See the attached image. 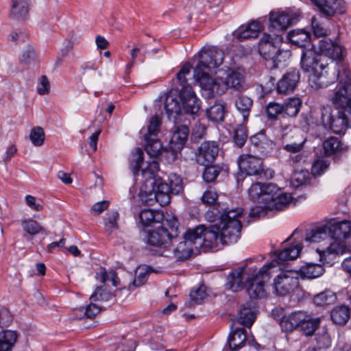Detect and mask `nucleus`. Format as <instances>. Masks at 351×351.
I'll return each mask as SVG.
<instances>
[{
    "instance_id": "nucleus-1",
    "label": "nucleus",
    "mask_w": 351,
    "mask_h": 351,
    "mask_svg": "<svg viewBox=\"0 0 351 351\" xmlns=\"http://www.w3.org/2000/svg\"><path fill=\"white\" fill-rule=\"evenodd\" d=\"M143 161V152L141 149H137L130 165L134 175L140 177L141 186L139 197L141 202L147 205H153L154 202H158L162 206L168 205L171 195H178L183 191L181 177L176 173H171L167 181L164 182L157 175L159 164L156 160L149 162L139 173Z\"/></svg>"
},
{
    "instance_id": "nucleus-2",
    "label": "nucleus",
    "mask_w": 351,
    "mask_h": 351,
    "mask_svg": "<svg viewBox=\"0 0 351 351\" xmlns=\"http://www.w3.org/2000/svg\"><path fill=\"white\" fill-rule=\"evenodd\" d=\"M198 63L194 69V77L202 89L206 97L223 94L228 88L241 92L247 88L243 71L240 69L230 71L223 80L222 78H212L208 72L210 68H216L223 62V53L217 49L201 51L197 54Z\"/></svg>"
},
{
    "instance_id": "nucleus-3",
    "label": "nucleus",
    "mask_w": 351,
    "mask_h": 351,
    "mask_svg": "<svg viewBox=\"0 0 351 351\" xmlns=\"http://www.w3.org/2000/svg\"><path fill=\"white\" fill-rule=\"evenodd\" d=\"M332 241L325 249L317 250L320 261L323 263L332 265L337 256L346 252H351V221L328 223Z\"/></svg>"
},
{
    "instance_id": "nucleus-4",
    "label": "nucleus",
    "mask_w": 351,
    "mask_h": 351,
    "mask_svg": "<svg viewBox=\"0 0 351 351\" xmlns=\"http://www.w3.org/2000/svg\"><path fill=\"white\" fill-rule=\"evenodd\" d=\"M243 213V209L237 208L232 210H225L220 216L217 225L222 245H228L235 243L240 237L242 228L239 218Z\"/></svg>"
},
{
    "instance_id": "nucleus-5",
    "label": "nucleus",
    "mask_w": 351,
    "mask_h": 351,
    "mask_svg": "<svg viewBox=\"0 0 351 351\" xmlns=\"http://www.w3.org/2000/svg\"><path fill=\"white\" fill-rule=\"evenodd\" d=\"M330 74L331 77L330 80H326L328 84L326 86L338 78L340 84V88L331 97L332 104L341 110L351 112V72L343 70L340 73L339 70L334 69L330 70Z\"/></svg>"
},
{
    "instance_id": "nucleus-6",
    "label": "nucleus",
    "mask_w": 351,
    "mask_h": 351,
    "mask_svg": "<svg viewBox=\"0 0 351 351\" xmlns=\"http://www.w3.org/2000/svg\"><path fill=\"white\" fill-rule=\"evenodd\" d=\"M191 68L189 63L184 64L177 73V80L181 86L179 96L182 101V110L188 114H195L200 109V104L192 87L187 84L186 79V75L190 73Z\"/></svg>"
},
{
    "instance_id": "nucleus-7",
    "label": "nucleus",
    "mask_w": 351,
    "mask_h": 351,
    "mask_svg": "<svg viewBox=\"0 0 351 351\" xmlns=\"http://www.w3.org/2000/svg\"><path fill=\"white\" fill-rule=\"evenodd\" d=\"M319 55L314 50L308 49L302 51L301 57V68L304 72L310 73L308 82L311 86L315 89L324 87L327 85L326 77L325 73H318V68H322L319 65Z\"/></svg>"
},
{
    "instance_id": "nucleus-8",
    "label": "nucleus",
    "mask_w": 351,
    "mask_h": 351,
    "mask_svg": "<svg viewBox=\"0 0 351 351\" xmlns=\"http://www.w3.org/2000/svg\"><path fill=\"white\" fill-rule=\"evenodd\" d=\"M240 171L247 176H256L258 178L268 180L274 176L271 169H265L261 158L252 154H241L237 160Z\"/></svg>"
},
{
    "instance_id": "nucleus-9",
    "label": "nucleus",
    "mask_w": 351,
    "mask_h": 351,
    "mask_svg": "<svg viewBox=\"0 0 351 351\" xmlns=\"http://www.w3.org/2000/svg\"><path fill=\"white\" fill-rule=\"evenodd\" d=\"M274 267L275 262L271 261L259 269L256 268L257 273L247 284V292L250 298L261 299L266 296L265 284L270 279Z\"/></svg>"
},
{
    "instance_id": "nucleus-10",
    "label": "nucleus",
    "mask_w": 351,
    "mask_h": 351,
    "mask_svg": "<svg viewBox=\"0 0 351 351\" xmlns=\"http://www.w3.org/2000/svg\"><path fill=\"white\" fill-rule=\"evenodd\" d=\"M299 273L294 270L280 272L274 279V289L276 295L285 296L299 287Z\"/></svg>"
},
{
    "instance_id": "nucleus-11",
    "label": "nucleus",
    "mask_w": 351,
    "mask_h": 351,
    "mask_svg": "<svg viewBox=\"0 0 351 351\" xmlns=\"http://www.w3.org/2000/svg\"><path fill=\"white\" fill-rule=\"evenodd\" d=\"M282 43V37L280 34H264L259 42L258 51L266 60L280 62L279 56L281 54L280 46Z\"/></svg>"
},
{
    "instance_id": "nucleus-12",
    "label": "nucleus",
    "mask_w": 351,
    "mask_h": 351,
    "mask_svg": "<svg viewBox=\"0 0 351 351\" xmlns=\"http://www.w3.org/2000/svg\"><path fill=\"white\" fill-rule=\"evenodd\" d=\"M266 206L269 210H282L291 202V194L283 193L276 184H268L266 194L263 195Z\"/></svg>"
},
{
    "instance_id": "nucleus-13",
    "label": "nucleus",
    "mask_w": 351,
    "mask_h": 351,
    "mask_svg": "<svg viewBox=\"0 0 351 351\" xmlns=\"http://www.w3.org/2000/svg\"><path fill=\"white\" fill-rule=\"evenodd\" d=\"M256 273V267L247 266L239 267L228 274L227 285L232 291L241 290L247 286V282L252 280V278Z\"/></svg>"
},
{
    "instance_id": "nucleus-14",
    "label": "nucleus",
    "mask_w": 351,
    "mask_h": 351,
    "mask_svg": "<svg viewBox=\"0 0 351 351\" xmlns=\"http://www.w3.org/2000/svg\"><path fill=\"white\" fill-rule=\"evenodd\" d=\"M176 239V237L169 232L168 229L160 226L148 232L147 242L150 245L158 247L159 248L158 253L160 255L162 250L171 246Z\"/></svg>"
},
{
    "instance_id": "nucleus-15",
    "label": "nucleus",
    "mask_w": 351,
    "mask_h": 351,
    "mask_svg": "<svg viewBox=\"0 0 351 351\" xmlns=\"http://www.w3.org/2000/svg\"><path fill=\"white\" fill-rule=\"evenodd\" d=\"M318 10L326 16L343 14L346 12V3L343 0H310Z\"/></svg>"
},
{
    "instance_id": "nucleus-16",
    "label": "nucleus",
    "mask_w": 351,
    "mask_h": 351,
    "mask_svg": "<svg viewBox=\"0 0 351 351\" xmlns=\"http://www.w3.org/2000/svg\"><path fill=\"white\" fill-rule=\"evenodd\" d=\"M219 145L215 141L203 142L197 149L196 160L201 165H210L219 154Z\"/></svg>"
},
{
    "instance_id": "nucleus-17",
    "label": "nucleus",
    "mask_w": 351,
    "mask_h": 351,
    "mask_svg": "<svg viewBox=\"0 0 351 351\" xmlns=\"http://www.w3.org/2000/svg\"><path fill=\"white\" fill-rule=\"evenodd\" d=\"M298 21L297 17L285 12H271L269 14V29L284 32Z\"/></svg>"
},
{
    "instance_id": "nucleus-18",
    "label": "nucleus",
    "mask_w": 351,
    "mask_h": 351,
    "mask_svg": "<svg viewBox=\"0 0 351 351\" xmlns=\"http://www.w3.org/2000/svg\"><path fill=\"white\" fill-rule=\"evenodd\" d=\"M323 122L328 123L334 133L341 134L343 132L351 123V112L339 110L336 117L328 116L327 121L322 116Z\"/></svg>"
},
{
    "instance_id": "nucleus-19",
    "label": "nucleus",
    "mask_w": 351,
    "mask_h": 351,
    "mask_svg": "<svg viewBox=\"0 0 351 351\" xmlns=\"http://www.w3.org/2000/svg\"><path fill=\"white\" fill-rule=\"evenodd\" d=\"M318 48L322 54L332 60H342L346 52V49L341 45L328 38L320 40Z\"/></svg>"
},
{
    "instance_id": "nucleus-20",
    "label": "nucleus",
    "mask_w": 351,
    "mask_h": 351,
    "mask_svg": "<svg viewBox=\"0 0 351 351\" xmlns=\"http://www.w3.org/2000/svg\"><path fill=\"white\" fill-rule=\"evenodd\" d=\"M300 80V73L296 69L287 72L277 84V91L280 94L292 93Z\"/></svg>"
},
{
    "instance_id": "nucleus-21",
    "label": "nucleus",
    "mask_w": 351,
    "mask_h": 351,
    "mask_svg": "<svg viewBox=\"0 0 351 351\" xmlns=\"http://www.w3.org/2000/svg\"><path fill=\"white\" fill-rule=\"evenodd\" d=\"M305 319H308V314L304 311H295L284 316L280 320V326L282 330L290 332L300 328Z\"/></svg>"
},
{
    "instance_id": "nucleus-22",
    "label": "nucleus",
    "mask_w": 351,
    "mask_h": 351,
    "mask_svg": "<svg viewBox=\"0 0 351 351\" xmlns=\"http://www.w3.org/2000/svg\"><path fill=\"white\" fill-rule=\"evenodd\" d=\"M194 247L187 242L186 239H184L173 250L171 247L161 252L160 256L165 257H174L176 260H184L191 256Z\"/></svg>"
},
{
    "instance_id": "nucleus-23",
    "label": "nucleus",
    "mask_w": 351,
    "mask_h": 351,
    "mask_svg": "<svg viewBox=\"0 0 351 351\" xmlns=\"http://www.w3.org/2000/svg\"><path fill=\"white\" fill-rule=\"evenodd\" d=\"M322 147L326 156L339 158L348 151V147L338 138L331 136L323 142Z\"/></svg>"
},
{
    "instance_id": "nucleus-24",
    "label": "nucleus",
    "mask_w": 351,
    "mask_h": 351,
    "mask_svg": "<svg viewBox=\"0 0 351 351\" xmlns=\"http://www.w3.org/2000/svg\"><path fill=\"white\" fill-rule=\"evenodd\" d=\"M202 247L205 250H213L218 247L219 244H222V240L219 230H217V225L213 226L210 228H207L204 226V233L202 234Z\"/></svg>"
},
{
    "instance_id": "nucleus-25",
    "label": "nucleus",
    "mask_w": 351,
    "mask_h": 351,
    "mask_svg": "<svg viewBox=\"0 0 351 351\" xmlns=\"http://www.w3.org/2000/svg\"><path fill=\"white\" fill-rule=\"evenodd\" d=\"M256 313L254 304L247 302L243 304L238 313V322L245 327H251L256 319Z\"/></svg>"
},
{
    "instance_id": "nucleus-26",
    "label": "nucleus",
    "mask_w": 351,
    "mask_h": 351,
    "mask_svg": "<svg viewBox=\"0 0 351 351\" xmlns=\"http://www.w3.org/2000/svg\"><path fill=\"white\" fill-rule=\"evenodd\" d=\"M189 129L186 125H180L173 132L169 142L170 147L176 152H180L187 141Z\"/></svg>"
},
{
    "instance_id": "nucleus-27",
    "label": "nucleus",
    "mask_w": 351,
    "mask_h": 351,
    "mask_svg": "<svg viewBox=\"0 0 351 351\" xmlns=\"http://www.w3.org/2000/svg\"><path fill=\"white\" fill-rule=\"evenodd\" d=\"M326 239H330L332 241L328 223L312 228L306 232L305 237L306 241L312 243H319Z\"/></svg>"
},
{
    "instance_id": "nucleus-28",
    "label": "nucleus",
    "mask_w": 351,
    "mask_h": 351,
    "mask_svg": "<svg viewBox=\"0 0 351 351\" xmlns=\"http://www.w3.org/2000/svg\"><path fill=\"white\" fill-rule=\"evenodd\" d=\"M303 248V245L300 243H298L291 246L285 247L283 250L276 252V260L275 262V267L277 263H282L285 261H292L297 258Z\"/></svg>"
},
{
    "instance_id": "nucleus-29",
    "label": "nucleus",
    "mask_w": 351,
    "mask_h": 351,
    "mask_svg": "<svg viewBox=\"0 0 351 351\" xmlns=\"http://www.w3.org/2000/svg\"><path fill=\"white\" fill-rule=\"evenodd\" d=\"M165 109L169 119H176L182 112V104L178 100L176 94L172 90L166 95Z\"/></svg>"
},
{
    "instance_id": "nucleus-30",
    "label": "nucleus",
    "mask_w": 351,
    "mask_h": 351,
    "mask_svg": "<svg viewBox=\"0 0 351 351\" xmlns=\"http://www.w3.org/2000/svg\"><path fill=\"white\" fill-rule=\"evenodd\" d=\"M261 29V24L258 21H252L248 25L240 27L235 32V36L239 40L256 38L258 36Z\"/></svg>"
},
{
    "instance_id": "nucleus-31",
    "label": "nucleus",
    "mask_w": 351,
    "mask_h": 351,
    "mask_svg": "<svg viewBox=\"0 0 351 351\" xmlns=\"http://www.w3.org/2000/svg\"><path fill=\"white\" fill-rule=\"evenodd\" d=\"M297 271L302 279H314L322 276L325 270L321 264L308 263Z\"/></svg>"
},
{
    "instance_id": "nucleus-32",
    "label": "nucleus",
    "mask_w": 351,
    "mask_h": 351,
    "mask_svg": "<svg viewBox=\"0 0 351 351\" xmlns=\"http://www.w3.org/2000/svg\"><path fill=\"white\" fill-rule=\"evenodd\" d=\"M29 0H12L10 16L14 19H25L29 12Z\"/></svg>"
},
{
    "instance_id": "nucleus-33",
    "label": "nucleus",
    "mask_w": 351,
    "mask_h": 351,
    "mask_svg": "<svg viewBox=\"0 0 351 351\" xmlns=\"http://www.w3.org/2000/svg\"><path fill=\"white\" fill-rule=\"evenodd\" d=\"M290 42L297 47H306L311 43V34L305 29H293L287 35Z\"/></svg>"
},
{
    "instance_id": "nucleus-34",
    "label": "nucleus",
    "mask_w": 351,
    "mask_h": 351,
    "mask_svg": "<svg viewBox=\"0 0 351 351\" xmlns=\"http://www.w3.org/2000/svg\"><path fill=\"white\" fill-rule=\"evenodd\" d=\"M203 233L204 225H199L195 228L188 229L184 234V239H186L189 244L198 250L202 247Z\"/></svg>"
},
{
    "instance_id": "nucleus-35",
    "label": "nucleus",
    "mask_w": 351,
    "mask_h": 351,
    "mask_svg": "<svg viewBox=\"0 0 351 351\" xmlns=\"http://www.w3.org/2000/svg\"><path fill=\"white\" fill-rule=\"evenodd\" d=\"M245 330L244 328H237L231 333L228 338V346L232 351H236L242 347L246 341Z\"/></svg>"
},
{
    "instance_id": "nucleus-36",
    "label": "nucleus",
    "mask_w": 351,
    "mask_h": 351,
    "mask_svg": "<svg viewBox=\"0 0 351 351\" xmlns=\"http://www.w3.org/2000/svg\"><path fill=\"white\" fill-rule=\"evenodd\" d=\"M268 184H263L260 182L252 184L248 190V195L251 200L257 203H264L266 204V201L263 199V195L266 194V189Z\"/></svg>"
},
{
    "instance_id": "nucleus-37",
    "label": "nucleus",
    "mask_w": 351,
    "mask_h": 351,
    "mask_svg": "<svg viewBox=\"0 0 351 351\" xmlns=\"http://www.w3.org/2000/svg\"><path fill=\"white\" fill-rule=\"evenodd\" d=\"M330 317L335 324L344 325L350 318V309L344 305L336 306L332 310Z\"/></svg>"
},
{
    "instance_id": "nucleus-38",
    "label": "nucleus",
    "mask_w": 351,
    "mask_h": 351,
    "mask_svg": "<svg viewBox=\"0 0 351 351\" xmlns=\"http://www.w3.org/2000/svg\"><path fill=\"white\" fill-rule=\"evenodd\" d=\"M206 287L204 285H200L194 288L190 293V301L185 304L189 308L201 304L207 297Z\"/></svg>"
},
{
    "instance_id": "nucleus-39",
    "label": "nucleus",
    "mask_w": 351,
    "mask_h": 351,
    "mask_svg": "<svg viewBox=\"0 0 351 351\" xmlns=\"http://www.w3.org/2000/svg\"><path fill=\"white\" fill-rule=\"evenodd\" d=\"M17 339V334L13 330L0 333V351H10Z\"/></svg>"
},
{
    "instance_id": "nucleus-40",
    "label": "nucleus",
    "mask_w": 351,
    "mask_h": 351,
    "mask_svg": "<svg viewBox=\"0 0 351 351\" xmlns=\"http://www.w3.org/2000/svg\"><path fill=\"white\" fill-rule=\"evenodd\" d=\"M226 110L223 104L215 103L206 110L208 118L213 122H221L223 121Z\"/></svg>"
},
{
    "instance_id": "nucleus-41",
    "label": "nucleus",
    "mask_w": 351,
    "mask_h": 351,
    "mask_svg": "<svg viewBox=\"0 0 351 351\" xmlns=\"http://www.w3.org/2000/svg\"><path fill=\"white\" fill-rule=\"evenodd\" d=\"M234 104L237 109L243 114V120H246L253 104L252 99L247 96L240 95L235 100Z\"/></svg>"
},
{
    "instance_id": "nucleus-42",
    "label": "nucleus",
    "mask_w": 351,
    "mask_h": 351,
    "mask_svg": "<svg viewBox=\"0 0 351 351\" xmlns=\"http://www.w3.org/2000/svg\"><path fill=\"white\" fill-rule=\"evenodd\" d=\"M145 140L146 141L145 151L148 155L152 158H156L161 155L163 149L162 143L158 139L148 138L146 136Z\"/></svg>"
},
{
    "instance_id": "nucleus-43",
    "label": "nucleus",
    "mask_w": 351,
    "mask_h": 351,
    "mask_svg": "<svg viewBox=\"0 0 351 351\" xmlns=\"http://www.w3.org/2000/svg\"><path fill=\"white\" fill-rule=\"evenodd\" d=\"M119 214L117 210L108 212L104 219V225L106 232L112 233L119 229Z\"/></svg>"
},
{
    "instance_id": "nucleus-44",
    "label": "nucleus",
    "mask_w": 351,
    "mask_h": 351,
    "mask_svg": "<svg viewBox=\"0 0 351 351\" xmlns=\"http://www.w3.org/2000/svg\"><path fill=\"white\" fill-rule=\"evenodd\" d=\"M114 297V294L110 291L106 285L98 287L90 297L92 302H106Z\"/></svg>"
},
{
    "instance_id": "nucleus-45",
    "label": "nucleus",
    "mask_w": 351,
    "mask_h": 351,
    "mask_svg": "<svg viewBox=\"0 0 351 351\" xmlns=\"http://www.w3.org/2000/svg\"><path fill=\"white\" fill-rule=\"evenodd\" d=\"M336 300L335 294L330 291L326 290L317 294L313 298V302L317 306H326L333 304Z\"/></svg>"
},
{
    "instance_id": "nucleus-46",
    "label": "nucleus",
    "mask_w": 351,
    "mask_h": 351,
    "mask_svg": "<svg viewBox=\"0 0 351 351\" xmlns=\"http://www.w3.org/2000/svg\"><path fill=\"white\" fill-rule=\"evenodd\" d=\"M302 106V101L298 97H292L283 105L284 112L289 117H295Z\"/></svg>"
},
{
    "instance_id": "nucleus-47",
    "label": "nucleus",
    "mask_w": 351,
    "mask_h": 351,
    "mask_svg": "<svg viewBox=\"0 0 351 351\" xmlns=\"http://www.w3.org/2000/svg\"><path fill=\"white\" fill-rule=\"evenodd\" d=\"M95 278L99 282L104 283L107 280H110L112 283V285L117 287L119 285V278L117 276V273L114 271H110V272H107L106 269L101 267L99 269V271L96 273Z\"/></svg>"
},
{
    "instance_id": "nucleus-48",
    "label": "nucleus",
    "mask_w": 351,
    "mask_h": 351,
    "mask_svg": "<svg viewBox=\"0 0 351 351\" xmlns=\"http://www.w3.org/2000/svg\"><path fill=\"white\" fill-rule=\"evenodd\" d=\"M160 213L151 209H144L139 213V219L143 226H149L158 221Z\"/></svg>"
},
{
    "instance_id": "nucleus-49",
    "label": "nucleus",
    "mask_w": 351,
    "mask_h": 351,
    "mask_svg": "<svg viewBox=\"0 0 351 351\" xmlns=\"http://www.w3.org/2000/svg\"><path fill=\"white\" fill-rule=\"evenodd\" d=\"M21 226L25 232L32 236L45 232V228L38 222L33 219L23 221Z\"/></svg>"
},
{
    "instance_id": "nucleus-50",
    "label": "nucleus",
    "mask_w": 351,
    "mask_h": 351,
    "mask_svg": "<svg viewBox=\"0 0 351 351\" xmlns=\"http://www.w3.org/2000/svg\"><path fill=\"white\" fill-rule=\"evenodd\" d=\"M319 324V318H312L308 315V319H305V321L303 322L300 329L306 336H311L315 332Z\"/></svg>"
},
{
    "instance_id": "nucleus-51",
    "label": "nucleus",
    "mask_w": 351,
    "mask_h": 351,
    "mask_svg": "<svg viewBox=\"0 0 351 351\" xmlns=\"http://www.w3.org/2000/svg\"><path fill=\"white\" fill-rule=\"evenodd\" d=\"M45 138V134L41 127L36 126L33 128L29 134V139L34 146H41Z\"/></svg>"
},
{
    "instance_id": "nucleus-52",
    "label": "nucleus",
    "mask_w": 351,
    "mask_h": 351,
    "mask_svg": "<svg viewBox=\"0 0 351 351\" xmlns=\"http://www.w3.org/2000/svg\"><path fill=\"white\" fill-rule=\"evenodd\" d=\"M161 121L158 115L153 116L150 120L147 127V133L144 134V137L147 136L148 138H155L160 131Z\"/></svg>"
},
{
    "instance_id": "nucleus-53",
    "label": "nucleus",
    "mask_w": 351,
    "mask_h": 351,
    "mask_svg": "<svg viewBox=\"0 0 351 351\" xmlns=\"http://www.w3.org/2000/svg\"><path fill=\"white\" fill-rule=\"evenodd\" d=\"M329 162L323 158H318L316 160L311 167V173L314 176H320L328 168Z\"/></svg>"
},
{
    "instance_id": "nucleus-54",
    "label": "nucleus",
    "mask_w": 351,
    "mask_h": 351,
    "mask_svg": "<svg viewBox=\"0 0 351 351\" xmlns=\"http://www.w3.org/2000/svg\"><path fill=\"white\" fill-rule=\"evenodd\" d=\"M283 105L276 102H269L266 107V114L269 119H276L278 116L284 112Z\"/></svg>"
},
{
    "instance_id": "nucleus-55",
    "label": "nucleus",
    "mask_w": 351,
    "mask_h": 351,
    "mask_svg": "<svg viewBox=\"0 0 351 351\" xmlns=\"http://www.w3.org/2000/svg\"><path fill=\"white\" fill-rule=\"evenodd\" d=\"M77 40L75 33L71 32L69 34L68 38L63 42V48L61 49L60 56L64 58L69 55L70 51L73 48L74 44Z\"/></svg>"
},
{
    "instance_id": "nucleus-56",
    "label": "nucleus",
    "mask_w": 351,
    "mask_h": 351,
    "mask_svg": "<svg viewBox=\"0 0 351 351\" xmlns=\"http://www.w3.org/2000/svg\"><path fill=\"white\" fill-rule=\"evenodd\" d=\"M247 138V132L244 126L239 125L234 130V142L238 147H241L245 144Z\"/></svg>"
},
{
    "instance_id": "nucleus-57",
    "label": "nucleus",
    "mask_w": 351,
    "mask_h": 351,
    "mask_svg": "<svg viewBox=\"0 0 351 351\" xmlns=\"http://www.w3.org/2000/svg\"><path fill=\"white\" fill-rule=\"evenodd\" d=\"M36 53L32 46H27L23 51L20 61L25 64H29L35 60Z\"/></svg>"
},
{
    "instance_id": "nucleus-58",
    "label": "nucleus",
    "mask_w": 351,
    "mask_h": 351,
    "mask_svg": "<svg viewBox=\"0 0 351 351\" xmlns=\"http://www.w3.org/2000/svg\"><path fill=\"white\" fill-rule=\"evenodd\" d=\"M206 167L203 173V178L206 182L214 181L219 175V171L216 167L204 165Z\"/></svg>"
},
{
    "instance_id": "nucleus-59",
    "label": "nucleus",
    "mask_w": 351,
    "mask_h": 351,
    "mask_svg": "<svg viewBox=\"0 0 351 351\" xmlns=\"http://www.w3.org/2000/svg\"><path fill=\"white\" fill-rule=\"evenodd\" d=\"M13 320V317L10 311L4 307L0 308V327L8 326Z\"/></svg>"
},
{
    "instance_id": "nucleus-60",
    "label": "nucleus",
    "mask_w": 351,
    "mask_h": 351,
    "mask_svg": "<svg viewBox=\"0 0 351 351\" xmlns=\"http://www.w3.org/2000/svg\"><path fill=\"white\" fill-rule=\"evenodd\" d=\"M311 25L315 36H326L330 33V30L326 28L323 25L318 23L315 18L312 19Z\"/></svg>"
},
{
    "instance_id": "nucleus-61",
    "label": "nucleus",
    "mask_w": 351,
    "mask_h": 351,
    "mask_svg": "<svg viewBox=\"0 0 351 351\" xmlns=\"http://www.w3.org/2000/svg\"><path fill=\"white\" fill-rule=\"evenodd\" d=\"M218 197L215 189L209 188L206 191L202 197V201L204 204L211 205L215 202Z\"/></svg>"
},
{
    "instance_id": "nucleus-62",
    "label": "nucleus",
    "mask_w": 351,
    "mask_h": 351,
    "mask_svg": "<svg viewBox=\"0 0 351 351\" xmlns=\"http://www.w3.org/2000/svg\"><path fill=\"white\" fill-rule=\"evenodd\" d=\"M315 339L319 348H328L331 345L330 336L326 331L318 333Z\"/></svg>"
},
{
    "instance_id": "nucleus-63",
    "label": "nucleus",
    "mask_w": 351,
    "mask_h": 351,
    "mask_svg": "<svg viewBox=\"0 0 351 351\" xmlns=\"http://www.w3.org/2000/svg\"><path fill=\"white\" fill-rule=\"evenodd\" d=\"M37 92L40 95H45L49 93L50 83L48 78L45 75H42L40 77L38 85L37 86Z\"/></svg>"
},
{
    "instance_id": "nucleus-64",
    "label": "nucleus",
    "mask_w": 351,
    "mask_h": 351,
    "mask_svg": "<svg viewBox=\"0 0 351 351\" xmlns=\"http://www.w3.org/2000/svg\"><path fill=\"white\" fill-rule=\"evenodd\" d=\"M304 142L305 140L304 139H299L297 141L291 142L284 146V149L293 154L298 153L303 149Z\"/></svg>"
}]
</instances>
